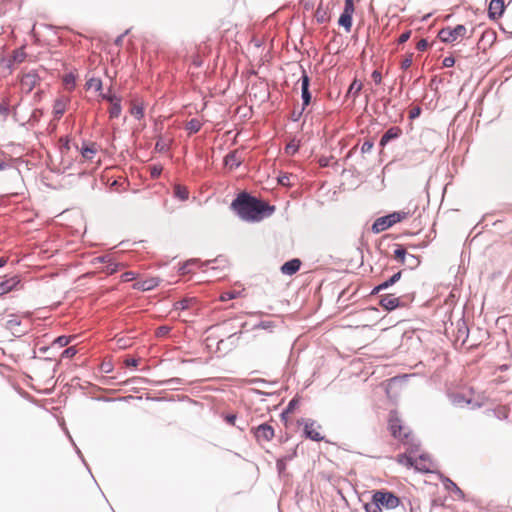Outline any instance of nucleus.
Here are the masks:
<instances>
[{
    "mask_svg": "<svg viewBox=\"0 0 512 512\" xmlns=\"http://www.w3.org/2000/svg\"><path fill=\"white\" fill-rule=\"evenodd\" d=\"M232 209L237 215L249 222H257L262 219L271 216L275 207L263 202L249 194L243 192L240 193L231 204Z\"/></svg>",
    "mask_w": 512,
    "mask_h": 512,
    "instance_id": "nucleus-1",
    "label": "nucleus"
},
{
    "mask_svg": "<svg viewBox=\"0 0 512 512\" xmlns=\"http://www.w3.org/2000/svg\"><path fill=\"white\" fill-rule=\"evenodd\" d=\"M407 216H408V213L399 211V212H393L386 216L379 217L373 223L372 231L374 233L383 232V231L389 229L394 224L407 218Z\"/></svg>",
    "mask_w": 512,
    "mask_h": 512,
    "instance_id": "nucleus-2",
    "label": "nucleus"
},
{
    "mask_svg": "<svg viewBox=\"0 0 512 512\" xmlns=\"http://www.w3.org/2000/svg\"><path fill=\"white\" fill-rule=\"evenodd\" d=\"M389 430L394 438L400 440L404 444H410V430L403 426L401 420L396 413H391L389 417Z\"/></svg>",
    "mask_w": 512,
    "mask_h": 512,
    "instance_id": "nucleus-3",
    "label": "nucleus"
},
{
    "mask_svg": "<svg viewBox=\"0 0 512 512\" xmlns=\"http://www.w3.org/2000/svg\"><path fill=\"white\" fill-rule=\"evenodd\" d=\"M467 29L464 25H456L455 27H445L442 28L439 33V39L444 43H452L456 41L458 38H463L466 36Z\"/></svg>",
    "mask_w": 512,
    "mask_h": 512,
    "instance_id": "nucleus-4",
    "label": "nucleus"
},
{
    "mask_svg": "<svg viewBox=\"0 0 512 512\" xmlns=\"http://www.w3.org/2000/svg\"><path fill=\"white\" fill-rule=\"evenodd\" d=\"M372 499L373 502L387 509H394L400 504V499L389 491H376Z\"/></svg>",
    "mask_w": 512,
    "mask_h": 512,
    "instance_id": "nucleus-5",
    "label": "nucleus"
},
{
    "mask_svg": "<svg viewBox=\"0 0 512 512\" xmlns=\"http://www.w3.org/2000/svg\"><path fill=\"white\" fill-rule=\"evenodd\" d=\"M397 462L407 468L414 467L418 471L427 472L429 471V467L424 463L425 457L421 455L419 459H414L410 454H399L396 458Z\"/></svg>",
    "mask_w": 512,
    "mask_h": 512,
    "instance_id": "nucleus-6",
    "label": "nucleus"
},
{
    "mask_svg": "<svg viewBox=\"0 0 512 512\" xmlns=\"http://www.w3.org/2000/svg\"><path fill=\"white\" fill-rule=\"evenodd\" d=\"M299 424L304 425V434L307 438L316 442H320L324 439V437L318 431L321 426L317 424L316 421L312 419H302Z\"/></svg>",
    "mask_w": 512,
    "mask_h": 512,
    "instance_id": "nucleus-7",
    "label": "nucleus"
},
{
    "mask_svg": "<svg viewBox=\"0 0 512 512\" xmlns=\"http://www.w3.org/2000/svg\"><path fill=\"white\" fill-rule=\"evenodd\" d=\"M253 435L258 442H268L274 437V429L267 423L260 424L259 426L252 429Z\"/></svg>",
    "mask_w": 512,
    "mask_h": 512,
    "instance_id": "nucleus-8",
    "label": "nucleus"
},
{
    "mask_svg": "<svg viewBox=\"0 0 512 512\" xmlns=\"http://www.w3.org/2000/svg\"><path fill=\"white\" fill-rule=\"evenodd\" d=\"M505 10L504 0H491L488 7V15L492 20L499 19Z\"/></svg>",
    "mask_w": 512,
    "mask_h": 512,
    "instance_id": "nucleus-9",
    "label": "nucleus"
},
{
    "mask_svg": "<svg viewBox=\"0 0 512 512\" xmlns=\"http://www.w3.org/2000/svg\"><path fill=\"white\" fill-rule=\"evenodd\" d=\"M300 81H301V97H302V101H303L302 109L304 110L305 107L308 106L311 102V93L309 91L310 79L305 72H303V74L300 78Z\"/></svg>",
    "mask_w": 512,
    "mask_h": 512,
    "instance_id": "nucleus-10",
    "label": "nucleus"
},
{
    "mask_svg": "<svg viewBox=\"0 0 512 512\" xmlns=\"http://www.w3.org/2000/svg\"><path fill=\"white\" fill-rule=\"evenodd\" d=\"M39 81V77L34 72H29L21 78V88L27 93L31 92Z\"/></svg>",
    "mask_w": 512,
    "mask_h": 512,
    "instance_id": "nucleus-11",
    "label": "nucleus"
},
{
    "mask_svg": "<svg viewBox=\"0 0 512 512\" xmlns=\"http://www.w3.org/2000/svg\"><path fill=\"white\" fill-rule=\"evenodd\" d=\"M379 304L385 310L392 311L400 306V298L392 294H384L381 296Z\"/></svg>",
    "mask_w": 512,
    "mask_h": 512,
    "instance_id": "nucleus-12",
    "label": "nucleus"
},
{
    "mask_svg": "<svg viewBox=\"0 0 512 512\" xmlns=\"http://www.w3.org/2000/svg\"><path fill=\"white\" fill-rule=\"evenodd\" d=\"M92 263L93 264H96V263H106L107 265H106L104 271H105V273L107 275L114 274L115 272L118 271V268H119V265L117 263L113 262L112 259L109 256H98V257H95V258H93Z\"/></svg>",
    "mask_w": 512,
    "mask_h": 512,
    "instance_id": "nucleus-13",
    "label": "nucleus"
},
{
    "mask_svg": "<svg viewBox=\"0 0 512 512\" xmlns=\"http://www.w3.org/2000/svg\"><path fill=\"white\" fill-rule=\"evenodd\" d=\"M402 129L398 126L390 127L381 137L380 146L385 147L391 140L397 139L401 136Z\"/></svg>",
    "mask_w": 512,
    "mask_h": 512,
    "instance_id": "nucleus-14",
    "label": "nucleus"
},
{
    "mask_svg": "<svg viewBox=\"0 0 512 512\" xmlns=\"http://www.w3.org/2000/svg\"><path fill=\"white\" fill-rule=\"evenodd\" d=\"M20 279L18 276H12L0 282V296L12 291L18 284Z\"/></svg>",
    "mask_w": 512,
    "mask_h": 512,
    "instance_id": "nucleus-15",
    "label": "nucleus"
},
{
    "mask_svg": "<svg viewBox=\"0 0 512 512\" xmlns=\"http://www.w3.org/2000/svg\"><path fill=\"white\" fill-rule=\"evenodd\" d=\"M159 280L157 278H149L142 281H137L133 284V288L140 291H149L157 287Z\"/></svg>",
    "mask_w": 512,
    "mask_h": 512,
    "instance_id": "nucleus-16",
    "label": "nucleus"
},
{
    "mask_svg": "<svg viewBox=\"0 0 512 512\" xmlns=\"http://www.w3.org/2000/svg\"><path fill=\"white\" fill-rule=\"evenodd\" d=\"M300 266H301V261L299 259L295 258V259L285 262L281 266L280 270L284 275H293L300 269Z\"/></svg>",
    "mask_w": 512,
    "mask_h": 512,
    "instance_id": "nucleus-17",
    "label": "nucleus"
},
{
    "mask_svg": "<svg viewBox=\"0 0 512 512\" xmlns=\"http://www.w3.org/2000/svg\"><path fill=\"white\" fill-rule=\"evenodd\" d=\"M224 163L226 166H228L230 169L238 168L242 160L239 157L238 153L236 151L228 153L224 158Z\"/></svg>",
    "mask_w": 512,
    "mask_h": 512,
    "instance_id": "nucleus-18",
    "label": "nucleus"
},
{
    "mask_svg": "<svg viewBox=\"0 0 512 512\" xmlns=\"http://www.w3.org/2000/svg\"><path fill=\"white\" fill-rule=\"evenodd\" d=\"M110 104H111V107L109 109L110 118H118L122 111L121 98L120 97L110 98Z\"/></svg>",
    "mask_w": 512,
    "mask_h": 512,
    "instance_id": "nucleus-19",
    "label": "nucleus"
},
{
    "mask_svg": "<svg viewBox=\"0 0 512 512\" xmlns=\"http://www.w3.org/2000/svg\"><path fill=\"white\" fill-rule=\"evenodd\" d=\"M170 142V139H165L164 137L159 136L155 144V150L160 153L167 152L170 148Z\"/></svg>",
    "mask_w": 512,
    "mask_h": 512,
    "instance_id": "nucleus-20",
    "label": "nucleus"
},
{
    "mask_svg": "<svg viewBox=\"0 0 512 512\" xmlns=\"http://www.w3.org/2000/svg\"><path fill=\"white\" fill-rule=\"evenodd\" d=\"M76 225H77V227H75V228L71 227V229L69 231H68V227L66 226V235L68 233H71L73 235H80L85 231V224H84L82 216L79 215V217L77 218Z\"/></svg>",
    "mask_w": 512,
    "mask_h": 512,
    "instance_id": "nucleus-21",
    "label": "nucleus"
},
{
    "mask_svg": "<svg viewBox=\"0 0 512 512\" xmlns=\"http://www.w3.org/2000/svg\"><path fill=\"white\" fill-rule=\"evenodd\" d=\"M174 196L181 201H185L189 197V191L185 186L178 184L174 187Z\"/></svg>",
    "mask_w": 512,
    "mask_h": 512,
    "instance_id": "nucleus-22",
    "label": "nucleus"
},
{
    "mask_svg": "<svg viewBox=\"0 0 512 512\" xmlns=\"http://www.w3.org/2000/svg\"><path fill=\"white\" fill-rule=\"evenodd\" d=\"M11 318L7 321V328L13 331V333H23L20 331L18 327L21 324V321L18 319L16 315H11Z\"/></svg>",
    "mask_w": 512,
    "mask_h": 512,
    "instance_id": "nucleus-23",
    "label": "nucleus"
},
{
    "mask_svg": "<svg viewBox=\"0 0 512 512\" xmlns=\"http://www.w3.org/2000/svg\"><path fill=\"white\" fill-rule=\"evenodd\" d=\"M201 127L202 123L196 118L189 120L186 124V130L189 132V134L197 133Z\"/></svg>",
    "mask_w": 512,
    "mask_h": 512,
    "instance_id": "nucleus-24",
    "label": "nucleus"
},
{
    "mask_svg": "<svg viewBox=\"0 0 512 512\" xmlns=\"http://www.w3.org/2000/svg\"><path fill=\"white\" fill-rule=\"evenodd\" d=\"M338 24L344 27L347 32H350L352 27V16L342 13L339 17Z\"/></svg>",
    "mask_w": 512,
    "mask_h": 512,
    "instance_id": "nucleus-25",
    "label": "nucleus"
},
{
    "mask_svg": "<svg viewBox=\"0 0 512 512\" xmlns=\"http://www.w3.org/2000/svg\"><path fill=\"white\" fill-rule=\"evenodd\" d=\"M96 152L97 149L95 147V144H91L90 146H86L81 149V154L83 158L87 160H92Z\"/></svg>",
    "mask_w": 512,
    "mask_h": 512,
    "instance_id": "nucleus-26",
    "label": "nucleus"
},
{
    "mask_svg": "<svg viewBox=\"0 0 512 512\" xmlns=\"http://www.w3.org/2000/svg\"><path fill=\"white\" fill-rule=\"evenodd\" d=\"M401 271H398L397 273L393 274L388 280L384 281L381 283V288H389L390 286L394 285L395 283H397L400 278H401Z\"/></svg>",
    "mask_w": 512,
    "mask_h": 512,
    "instance_id": "nucleus-27",
    "label": "nucleus"
},
{
    "mask_svg": "<svg viewBox=\"0 0 512 512\" xmlns=\"http://www.w3.org/2000/svg\"><path fill=\"white\" fill-rule=\"evenodd\" d=\"M361 89L362 83L359 82L358 80H354L348 89V94L353 95V97L356 98L359 95Z\"/></svg>",
    "mask_w": 512,
    "mask_h": 512,
    "instance_id": "nucleus-28",
    "label": "nucleus"
},
{
    "mask_svg": "<svg viewBox=\"0 0 512 512\" xmlns=\"http://www.w3.org/2000/svg\"><path fill=\"white\" fill-rule=\"evenodd\" d=\"M25 57H26V53H25L23 48L16 49L13 52V56H12L13 61L16 62V63L23 62Z\"/></svg>",
    "mask_w": 512,
    "mask_h": 512,
    "instance_id": "nucleus-29",
    "label": "nucleus"
},
{
    "mask_svg": "<svg viewBox=\"0 0 512 512\" xmlns=\"http://www.w3.org/2000/svg\"><path fill=\"white\" fill-rule=\"evenodd\" d=\"M55 118L60 119L64 115V103L61 100H57L54 106Z\"/></svg>",
    "mask_w": 512,
    "mask_h": 512,
    "instance_id": "nucleus-30",
    "label": "nucleus"
},
{
    "mask_svg": "<svg viewBox=\"0 0 512 512\" xmlns=\"http://www.w3.org/2000/svg\"><path fill=\"white\" fill-rule=\"evenodd\" d=\"M131 114L138 120L143 118L144 116V107L141 105H134L131 108Z\"/></svg>",
    "mask_w": 512,
    "mask_h": 512,
    "instance_id": "nucleus-31",
    "label": "nucleus"
},
{
    "mask_svg": "<svg viewBox=\"0 0 512 512\" xmlns=\"http://www.w3.org/2000/svg\"><path fill=\"white\" fill-rule=\"evenodd\" d=\"M407 252L402 246H398V248L394 251V256L398 259L402 264L405 263Z\"/></svg>",
    "mask_w": 512,
    "mask_h": 512,
    "instance_id": "nucleus-32",
    "label": "nucleus"
},
{
    "mask_svg": "<svg viewBox=\"0 0 512 512\" xmlns=\"http://www.w3.org/2000/svg\"><path fill=\"white\" fill-rule=\"evenodd\" d=\"M354 11V0H345L344 9L342 13L353 16Z\"/></svg>",
    "mask_w": 512,
    "mask_h": 512,
    "instance_id": "nucleus-33",
    "label": "nucleus"
},
{
    "mask_svg": "<svg viewBox=\"0 0 512 512\" xmlns=\"http://www.w3.org/2000/svg\"><path fill=\"white\" fill-rule=\"evenodd\" d=\"M171 331V327L170 326H167V325H163V326H160L156 329L155 331V335L157 337H164L166 335H168Z\"/></svg>",
    "mask_w": 512,
    "mask_h": 512,
    "instance_id": "nucleus-34",
    "label": "nucleus"
},
{
    "mask_svg": "<svg viewBox=\"0 0 512 512\" xmlns=\"http://www.w3.org/2000/svg\"><path fill=\"white\" fill-rule=\"evenodd\" d=\"M413 61V53H409L401 62V68L407 70L411 67Z\"/></svg>",
    "mask_w": 512,
    "mask_h": 512,
    "instance_id": "nucleus-35",
    "label": "nucleus"
},
{
    "mask_svg": "<svg viewBox=\"0 0 512 512\" xmlns=\"http://www.w3.org/2000/svg\"><path fill=\"white\" fill-rule=\"evenodd\" d=\"M198 263V260L196 259H191L189 261H187L181 268L180 270L182 271V274H185V273H190L192 270H191V266L192 265H196Z\"/></svg>",
    "mask_w": 512,
    "mask_h": 512,
    "instance_id": "nucleus-36",
    "label": "nucleus"
},
{
    "mask_svg": "<svg viewBox=\"0 0 512 512\" xmlns=\"http://www.w3.org/2000/svg\"><path fill=\"white\" fill-rule=\"evenodd\" d=\"M83 349H84L83 347L78 349L76 347V345L67 347L66 348V358H71V357L75 356L78 352H80Z\"/></svg>",
    "mask_w": 512,
    "mask_h": 512,
    "instance_id": "nucleus-37",
    "label": "nucleus"
},
{
    "mask_svg": "<svg viewBox=\"0 0 512 512\" xmlns=\"http://www.w3.org/2000/svg\"><path fill=\"white\" fill-rule=\"evenodd\" d=\"M285 151L288 155H294L298 151V145L294 142H291L286 145Z\"/></svg>",
    "mask_w": 512,
    "mask_h": 512,
    "instance_id": "nucleus-38",
    "label": "nucleus"
},
{
    "mask_svg": "<svg viewBox=\"0 0 512 512\" xmlns=\"http://www.w3.org/2000/svg\"><path fill=\"white\" fill-rule=\"evenodd\" d=\"M365 509L366 512H382L381 505H378L375 502H373L372 504H366Z\"/></svg>",
    "mask_w": 512,
    "mask_h": 512,
    "instance_id": "nucleus-39",
    "label": "nucleus"
},
{
    "mask_svg": "<svg viewBox=\"0 0 512 512\" xmlns=\"http://www.w3.org/2000/svg\"><path fill=\"white\" fill-rule=\"evenodd\" d=\"M190 300L183 299L175 303V309L177 310H185L189 307Z\"/></svg>",
    "mask_w": 512,
    "mask_h": 512,
    "instance_id": "nucleus-40",
    "label": "nucleus"
},
{
    "mask_svg": "<svg viewBox=\"0 0 512 512\" xmlns=\"http://www.w3.org/2000/svg\"><path fill=\"white\" fill-rule=\"evenodd\" d=\"M136 278V275L132 271L125 272L121 275L122 282H129Z\"/></svg>",
    "mask_w": 512,
    "mask_h": 512,
    "instance_id": "nucleus-41",
    "label": "nucleus"
},
{
    "mask_svg": "<svg viewBox=\"0 0 512 512\" xmlns=\"http://www.w3.org/2000/svg\"><path fill=\"white\" fill-rule=\"evenodd\" d=\"M373 142L371 141H365L361 146V152L363 154L370 153L373 148Z\"/></svg>",
    "mask_w": 512,
    "mask_h": 512,
    "instance_id": "nucleus-42",
    "label": "nucleus"
},
{
    "mask_svg": "<svg viewBox=\"0 0 512 512\" xmlns=\"http://www.w3.org/2000/svg\"><path fill=\"white\" fill-rule=\"evenodd\" d=\"M287 463L285 462V459L279 458L276 462V467L279 472V474H282L286 470Z\"/></svg>",
    "mask_w": 512,
    "mask_h": 512,
    "instance_id": "nucleus-43",
    "label": "nucleus"
},
{
    "mask_svg": "<svg viewBox=\"0 0 512 512\" xmlns=\"http://www.w3.org/2000/svg\"><path fill=\"white\" fill-rule=\"evenodd\" d=\"M371 77L375 84L379 85L382 82V74L379 70H374L371 74Z\"/></svg>",
    "mask_w": 512,
    "mask_h": 512,
    "instance_id": "nucleus-44",
    "label": "nucleus"
},
{
    "mask_svg": "<svg viewBox=\"0 0 512 512\" xmlns=\"http://www.w3.org/2000/svg\"><path fill=\"white\" fill-rule=\"evenodd\" d=\"M411 36V30L403 32L398 38V44H403L409 40Z\"/></svg>",
    "mask_w": 512,
    "mask_h": 512,
    "instance_id": "nucleus-45",
    "label": "nucleus"
},
{
    "mask_svg": "<svg viewBox=\"0 0 512 512\" xmlns=\"http://www.w3.org/2000/svg\"><path fill=\"white\" fill-rule=\"evenodd\" d=\"M454 64H455V59L452 56L445 57L442 62L443 67H446V68H450V67L454 66Z\"/></svg>",
    "mask_w": 512,
    "mask_h": 512,
    "instance_id": "nucleus-46",
    "label": "nucleus"
},
{
    "mask_svg": "<svg viewBox=\"0 0 512 512\" xmlns=\"http://www.w3.org/2000/svg\"><path fill=\"white\" fill-rule=\"evenodd\" d=\"M75 84V77L72 73H66V89L73 87Z\"/></svg>",
    "mask_w": 512,
    "mask_h": 512,
    "instance_id": "nucleus-47",
    "label": "nucleus"
},
{
    "mask_svg": "<svg viewBox=\"0 0 512 512\" xmlns=\"http://www.w3.org/2000/svg\"><path fill=\"white\" fill-rule=\"evenodd\" d=\"M427 47H428V41H427L426 39H421V40L417 43V45H416V48H417V50H419V51H424V50H426V49H427Z\"/></svg>",
    "mask_w": 512,
    "mask_h": 512,
    "instance_id": "nucleus-48",
    "label": "nucleus"
},
{
    "mask_svg": "<svg viewBox=\"0 0 512 512\" xmlns=\"http://www.w3.org/2000/svg\"><path fill=\"white\" fill-rule=\"evenodd\" d=\"M278 181L283 186H289L290 185V176L287 174L282 175L279 177Z\"/></svg>",
    "mask_w": 512,
    "mask_h": 512,
    "instance_id": "nucleus-49",
    "label": "nucleus"
},
{
    "mask_svg": "<svg viewBox=\"0 0 512 512\" xmlns=\"http://www.w3.org/2000/svg\"><path fill=\"white\" fill-rule=\"evenodd\" d=\"M161 172H162V167L161 166H153L151 168V176H152V178L159 177Z\"/></svg>",
    "mask_w": 512,
    "mask_h": 512,
    "instance_id": "nucleus-50",
    "label": "nucleus"
},
{
    "mask_svg": "<svg viewBox=\"0 0 512 512\" xmlns=\"http://www.w3.org/2000/svg\"><path fill=\"white\" fill-rule=\"evenodd\" d=\"M0 114L3 116H7L9 114V105L6 103L0 104Z\"/></svg>",
    "mask_w": 512,
    "mask_h": 512,
    "instance_id": "nucleus-51",
    "label": "nucleus"
},
{
    "mask_svg": "<svg viewBox=\"0 0 512 512\" xmlns=\"http://www.w3.org/2000/svg\"><path fill=\"white\" fill-rule=\"evenodd\" d=\"M233 298H235V294L231 293V292H225L220 297V299L222 301H227V300H230V299H233Z\"/></svg>",
    "mask_w": 512,
    "mask_h": 512,
    "instance_id": "nucleus-52",
    "label": "nucleus"
},
{
    "mask_svg": "<svg viewBox=\"0 0 512 512\" xmlns=\"http://www.w3.org/2000/svg\"><path fill=\"white\" fill-rule=\"evenodd\" d=\"M420 112H421V109L419 107H416V108H413L411 111H410V115L409 117L411 119H414L416 117H418L420 115Z\"/></svg>",
    "mask_w": 512,
    "mask_h": 512,
    "instance_id": "nucleus-53",
    "label": "nucleus"
},
{
    "mask_svg": "<svg viewBox=\"0 0 512 512\" xmlns=\"http://www.w3.org/2000/svg\"><path fill=\"white\" fill-rule=\"evenodd\" d=\"M125 364L127 366H133V367H136L137 364H138V360L137 359H134V358H128L125 360Z\"/></svg>",
    "mask_w": 512,
    "mask_h": 512,
    "instance_id": "nucleus-54",
    "label": "nucleus"
},
{
    "mask_svg": "<svg viewBox=\"0 0 512 512\" xmlns=\"http://www.w3.org/2000/svg\"><path fill=\"white\" fill-rule=\"evenodd\" d=\"M297 404V400L296 399H292L288 405H287V408H286V412H292V410L294 409V407L296 406Z\"/></svg>",
    "mask_w": 512,
    "mask_h": 512,
    "instance_id": "nucleus-55",
    "label": "nucleus"
},
{
    "mask_svg": "<svg viewBox=\"0 0 512 512\" xmlns=\"http://www.w3.org/2000/svg\"><path fill=\"white\" fill-rule=\"evenodd\" d=\"M226 421H227L229 424L234 425V424H235V421H236V415H235V414L227 415V416H226Z\"/></svg>",
    "mask_w": 512,
    "mask_h": 512,
    "instance_id": "nucleus-56",
    "label": "nucleus"
},
{
    "mask_svg": "<svg viewBox=\"0 0 512 512\" xmlns=\"http://www.w3.org/2000/svg\"><path fill=\"white\" fill-rule=\"evenodd\" d=\"M295 455H296V450H294L292 454L281 457V459H285V462L287 463L290 460H292Z\"/></svg>",
    "mask_w": 512,
    "mask_h": 512,
    "instance_id": "nucleus-57",
    "label": "nucleus"
},
{
    "mask_svg": "<svg viewBox=\"0 0 512 512\" xmlns=\"http://www.w3.org/2000/svg\"><path fill=\"white\" fill-rule=\"evenodd\" d=\"M94 82L90 84V86H94L97 90H99L102 86V83L100 80H92Z\"/></svg>",
    "mask_w": 512,
    "mask_h": 512,
    "instance_id": "nucleus-58",
    "label": "nucleus"
},
{
    "mask_svg": "<svg viewBox=\"0 0 512 512\" xmlns=\"http://www.w3.org/2000/svg\"><path fill=\"white\" fill-rule=\"evenodd\" d=\"M113 97H118L117 95L115 94H111V93H108V94H103L102 95V98L107 100L108 102H110V98H113Z\"/></svg>",
    "mask_w": 512,
    "mask_h": 512,
    "instance_id": "nucleus-59",
    "label": "nucleus"
},
{
    "mask_svg": "<svg viewBox=\"0 0 512 512\" xmlns=\"http://www.w3.org/2000/svg\"><path fill=\"white\" fill-rule=\"evenodd\" d=\"M382 290H385V288H381V284L377 285L376 287H374V289L372 290V293L371 294H376V293H379L380 291Z\"/></svg>",
    "mask_w": 512,
    "mask_h": 512,
    "instance_id": "nucleus-60",
    "label": "nucleus"
},
{
    "mask_svg": "<svg viewBox=\"0 0 512 512\" xmlns=\"http://www.w3.org/2000/svg\"><path fill=\"white\" fill-rule=\"evenodd\" d=\"M8 167V163L4 160H0V171L5 170Z\"/></svg>",
    "mask_w": 512,
    "mask_h": 512,
    "instance_id": "nucleus-61",
    "label": "nucleus"
},
{
    "mask_svg": "<svg viewBox=\"0 0 512 512\" xmlns=\"http://www.w3.org/2000/svg\"><path fill=\"white\" fill-rule=\"evenodd\" d=\"M56 343H59L60 345H64V335L58 336L55 340Z\"/></svg>",
    "mask_w": 512,
    "mask_h": 512,
    "instance_id": "nucleus-62",
    "label": "nucleus"
},
{
    "mask_svg": "<svg viewBox=\"0 0 512 512\" xmlns=\"http://www.w3.org/2000/svg\"><path fill=\"white\" fill-rule=\"evenodd\" d=\"M260 326H261L262 328L266 329V328L271 327V323H270V322H261V323H260Z\"/></svg>",
    "mask_w": 512,
    "mask_h": 512,
    "instance_id": "nucleus-63",
    "label": "nucleus"
},
{
    "mask_svg": "<svg viewBox=\"0 0 512 512\" xmlns=\"http://www.w3.org/2000/svg\"><path fill=\"white\" fill-rule=\"evenodd\" d=\"M74 339H75V336H72V337H67V336H66V340H65L66 346H67L68 344H70V343L72 342V340H74Z\"/></svg>",
    "mask_w": 512,
    "mask_h": 512,
    "instance_id": "nucleus-64",
    "label": "nucleus"
}]
</instances>
